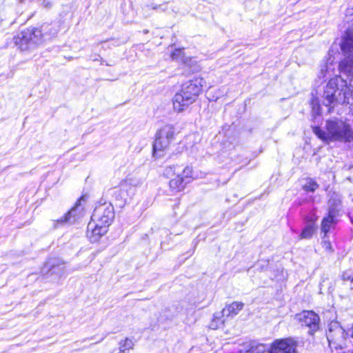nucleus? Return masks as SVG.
Segmentation results:
<instances>
[{
    "mask_svg": "<svg viewBox=\"0 0 353 353\" xmlns=\"http://www.w3.org/2000/svg\"><path fill=\"white\" fill-rule=\"evenodd\" d=\"M347 79L341 76H336L330 79L324 88L323 103L327 107L338 103H349L353 100V71L344 74Z\"/></svg>",
    "mask_w": 353,
    "mask_h": 353,
    "instance_id": "1",
    "label": "nucleus"
},
{
    "mask_svg": "<svg viewBox=\"0 0 353 353\" xmlns=\"http://www.w3.org/2000/svg\"><path fill=\"white\" fill-rule=\"evenodd\" d=\"M203 83L204 79L201 77H196L183 83L172 99L174 110L181 112L194 103L201 92Z\"/></svg>",
    "mask_w": 353,
    "mask_h": 353,
    "instance_id": "2",
    "label": "nucleus"
},
{
    "mask_svg": "<svg viewBox=\"0 0 353 353\" xmlns=\"http://www.w3.org/2000/svg\"><path fill=\"white\" fill-rule=\"evenodd\" d=\"M313 131L319 139L327 143L336 141L350 142L353 140V130L351 126L339 119L327 121L326 132L319 127L314 128Z\"/></svg>",
    "mask_w": 353,
    "mask_h": 353,
    "instance_id": "3",
    "label": "nucleus"
},
{
    "mask_svg": "<svg viewBox=\"0 0 353 353\" xmlns=\"http://www.w3.org/2000/svg\"><path fill=\"white\" fill-rule=\"evenodd\" d=\"M13 40L21 51L32 50L46 43L41 28L35 27L24 30L16 35Z\"/></svg>",
    "mask_w": 353,
    "mask_h": 353,
    "instance_id": "4",
    "label": "nucleus"
},
{
    "mask_svg": "<svg viewBox=\"0 0 353 353\" xmlns=\"http://www.w3.org/2000/svg\"><path fill=\"white\" fill-rule=\"evenodd\" d=\"M341 49L347 57L340 62L339 70L340 72L347 74L353 71V28L346 32Z\"/></svg>",
    "mask_w": 353,
    "mask_h": 353,
    "instance_id": "5",
    "label": "nucleus"
},
{
    "mask_svg": "<svg viewBox=\"0 0 353 353\" xmlns=\"http://www.w3.org/2000/svg\"><path fill=\"white\" fill-rule=\"evenodd\" d=\"M114 217V208L110 203H103L97 206L91 216V220L108 228Z\"/></svg>",
    "mask_w": 353,
    "mask_h": 353,
    "instance_id": "6",
    "label": "nucleus"
},
{
    "mask_svg": "<svg viewBox=\"0 0 353 353\" xmlns=\"http://www.w3.org/2000/svg\"><path fill=\"white\" fill-rule=\"evenodd\" d=\"M181 168L178 165H173L167 167L165 170V174L168 177L176 176L170 181V188L175 192H179L184 189L188 181H184L183 176L181 175Z\"/></svg>",
    "mask_w": 353,
    "mask_h": 353,
    "instance_id": "7",
    "label": "nucleus"
},
{
    "mask_svg": "<svg viewBox=\"0 0 353 353\" xmlns=\"http://www.w3.org/2000/svg\"><path fill=\"white\" fill-rule=\"evenodd\" d=\"M296 319L301 325L308 327L311 334L319 329V317L313 311H303L296 315Z\"/></svg>",
    "mask_w": 353,
    "mask_h": 353,
    "instance_id": "8",
    "label": "nucleus"
},
{
    "mask_svg": "<svg viewBox=\"0 0 353 353\" xmlns=\"http://www.w3.org/2000/svg\"><path fill=\"white\" fill-rule=\"evenodd\" d=\"M327 339L331 350L341 349L344 342V330L338 325L334 330L330 328L327 334Z\"/></svg>",
    "mask_w": 353,
    "mask_h": 353,
    "instance_id": "9",
    "label": "nucleus"
},
{
    "mask_svg": "<svg viewBox=\"0 0 353 353\" xmlns=\"http://www.w3.org/2000/svg\"><path fill=\"white\" fill-rule=\"evenodd\" d=\"M271 353H297L296 343L291 339L276 341L272 346Z\"/></svg>",
    "mask_w": 353,
    "mask_h": 353,
    "instance_id": "10",
    "label": "nucleus"
},
{
    "mask_svg": "<svg viewBox=\"0 0 353 353\" xmlns=\"http://www.w3.org/2000/svg\"><path fill=\"white\" fill-rule=\"evenodd\" d=\"M107 230L108 228L91 220L88 225L87 236L91 242H97L107 232Z\"/></svg>",
    "mask_w": 353,
    "mask_h": 353,
    "instance_id": "11",
    "label": "nucleus"
},
{
    "mask_svg": "<svg viewBox=\"0 0 353 353\" xmlns=\"http://www.w3.org/2000/svg\"><path fill=\"white\" fill-rule=\"evenodd\" d=\"M140 184L141 181L139 180H136L130 177L123 181L120 185L121 199L126 201L129 196L134 194V188L139 186Z\"/></svg>",
    "mask_w": 353,
    "mask_h": 353,
    "instance_id": "12",
    "label": "nucleus"
},
{
    "mask_svg": "<svg viewBox=\"0 0 353 353\" xmlns=\"http://www.w3.org/2000/svg\"><path fill=\"white\" fill-rule=\"evenodd\" d=\"M170 141L157 132L153 143V156L156 158L161 157V153L170 145Z\"/></svg>",
    "mask_w": 353,
    "mask_h": 353,
    "instance_id": "13",
    "label": "nucleus"
},
{
    "mask_svg": "<svg viewBox=\"0 0 353 353\" xmlns=\"http://www.w3.org/2000/svg\"><path fill=\"white\" fill-rule=\"evenodd\" d=\"M83 198H81L75 206L72 208L61 219V222L73 223L76 217H80L82 214L83 208L81 206V202Z\"/></svg>",
    "mask_w": 353,
    "mask_h": 353,
    "instance_id": "14",
    "label": "nucleus"
},
{
    "mask_svg": "<svg viewBox=\"0 0 353 353\" xmlns=\"http://www.w3.org/2000/svg\"><path fill=\"white\" fill-rule=\"evenodd\" d=\"M244 304L242 302H233L226 305L221 311L225 317L233 318L243 309Z\"/></svg>",
    "mask_w": 353,
    "mask_h": 353,
    "instance_id": "15",
    "label": "nucleus"
},
{
    "mask_svg": "<svg viewBox=\"0 0 353 353\" xmlns=\"http://www.w3.org/2000/svg\"><path fill=\"white\" fill-rule=\"evenodd\" d=\"M40 28L46 42L55 37L59 32L58 26L56 23L43 24Z\"/></svg>",
    "mask_w": 353,
    "mask_h": 353,
    "instance_id": "16",
    "label": "nucleus"
},
{
    "mask_svg": "<svg viewBox=\"0 0 353 353\" xmlns=\"http://www.w3.org/2000/svg\"><path fill=\"white\" fill-rule=\"evenodd\" d=\"M248 350H242L239 353H265L267 350L266 346L262 343H257L254 341L245 343Z\"/></svg>",
    "mask_w": 353,
    "mask_h": 353,
    "instance_id": "17",
    "label": "nucleus"
},
{
    "mask_svg": "<svg viewBox=\"0 0 353 353\" xmlns=\"http://www.w3.org/2000/svg\"><path fill=\"white\" fill-rule=\"evenodd\" d=\"M336 212L334 210L330 209L328 216L324 218L321 223V230L325 235L330 230L332 225L334 224V217L335 216Z\"/></svg>",
    "mask_w": 353,
    "mask_h": 353,
    "instance_id": "18",
    "label": "nucleus"
},
{
    "mask_svg": "<svg viewBox=\"0 0 353 353\" xmlns=\"http://www.w3.org/2000/svg\"><path fill=\"white\" fill-rule=\"evenodd\" d=\"M224 317L225 316L223 313H222V311L214 313L209 324V327L212 330H216L221 327L225 323Z\"/></svg>",
    "mask_w": 353,
    "mask_h": 353,
    "instance_id": "19",
    "label": "nucleus"
},
{
    "mask_svg": "<svg viewBox=\"0 0 353 353\" xmlns=\"http://www.w3.org/2000/svg\"><path fill=\"white\" fill-rule=\"evenodd\" d=\"M157 133L172 142L175 133L174 127L172 125L166 124L159 129Z\"/></svg>",
    "mask_w": 353,
    "mask_h": 353,
    "instance_id": "20",
    "label": "nucleus"
},
{
    "mask_svg": "<svg viewBox=\"0 0 353 353\" xmlns=\"http://www.w3.org/2000/svg\"><path fill=\"white\" fill-rule=\"evenodd\" d=\"M334 58L332 56H329L326 60V62L321 65V77H324L327 74H331L334 70Z\"/></svg>",
    "mask_w": 353,
    "mask_h": 353,
    "instance_id": "21",
    "label": "nucleus"
},
{
    "mask_svg": "<svg viewBox=\"0 0 353 353\" xmlns=\"http://www.w3.org/2000/svg\"><path fill=\"white\" fill-rule=\"evenodd\" d=\"M134 345V343L131 338L126 337L119 342V352L126 353L127 351L132 350Z\"/></svg>",
    "mask_w": 353,
    "mask_h": 353,
    "instance_id": "22",
    "label": "nucleus"
},
{
    "mask_svg": "<svg viewBox=\"0 0 353 353\" xmlns=\"http://www.w3.org/2000/svg\"><path fill=\"white\" fill-rule=\"evenodd\" d=\"M171 58L172 60L181 61L185 64H188V62L190 61L189 57L185 56L183 50L181 48L175 49L172 52Z\"/></svg>",
    "mask_w": 353,
    "mask_h": 353,
    "instance_id": "23",
    "label": "nucleus"
},
{
    "mask_svg": "<svg viewBox=\"0 0 353 353\" xmlns=\"http://www.w3.org/2000/svg\"><path fill=\"white\" fill-rule=\"evenodd\" d=\"M314 232V228L312 225H307L301 234V239L310 238Z\"/></svg>",
    "mask_w": 353,
    "mask_h": 353,
    "instance_id": "24",
    "label": "nucleus"
},
{
    "mask_svg": "<svg viewBox=\"0 0 353 353\" xmlns=\"http://www.w3.org/2000/svg\"><path fill=\"white\" fill-rule=\"evenodd\" d=\"M319 187L316 181L312 179H309L303 186V189L307 192H314Z\"/></svg>",
    "mask_w": 353,
    "mask_h": 353,
    "instance_id": "25",
    "label": "nucleus"
},
{
    "mask_svg": "<svg viewBox=\"0 0 353 353\" xmlns=\"http://www.w3.org/2000/svg\"><path fill=\"white\" fill-rule=\"evenodd\" d=\"M179 166L181 169V175L182 176H183L184 181H188V183L189 180H188V179L192 176V168L188 166H186L185 168H183V166H181V165H179Z\"/></svg>",
    "mask_w": 353,
    "mask_h": 353,
    "instance_id": "26",
    "label": "nucleus"
},
{
    "mask_svg": "<svg viewBox=\"0 0 353 353\" xmlns=\"http://www.w3.org/2000/svg\"><path fill=\"white\" fill-rule=\"evenodd\" d=\"M352 277H353V275H350L347 272H343L342 274V279L344 281H349L350 283Z\"/></svg>",
    "mask_w": 353,
    "mask_h": 353,
    "instance_id": "27",
    "label": "nucleus"
},
{
    "mask_svg": "<svg viewBox=\"0 0 353 353\" xmlns=\"http://www.w3.org/2000/svg\"><path fill=\"white\" fill-rule=\"evenodd\" d=\"M248 350V347L245 345V343H243V344H241L238 350V352L239 353V351L240 350Z\"/></svg>",
    "mask_w": 353,
    "mask_h": 353,
    "instance_id": "28",
    "label": "nucleus"
},
{
    "mask_svg": "<svg viewBox=\"0 0 353 353\" xmlns=\"http://www.w3.org/2000/svg\"><path fill=\"white\" fill-rule=\"evenodd\" d=\"M349 333L351 335V336L353 338V324L352 325L351 328L349 330Z\"/></svg>",
    "mask_w": 353,
    "mask_h": 353,
    "instance_id": "29",
    "label": "nucleus"
},
{
    "mask_svg": "<svg viewBox=\"0 0 353 353\" xmlns=\"http://www.w3.org/2000/svg\"><path fill=\"white\" fill-rule=\"evenodd\" d=\"M326 248H331V245H330V243H328V244H327V247H326Z\"/></svg>",
    "mask_w": 353,
    "mask_h": 353,
    "instance_id": "30",
    "label": "nucleus"
},
{
    "mask_svg": "<svg viewBox=\"0 0 353 353\" xmlns=\"http://www.w3.org/2000/svg\"><path fill=\"white\" fill-rule=\"evenodd\" d=\"M19 1H20L21 2H23V1H24L25 0H19Z\"/></svg>",
    "mask_w": 353,
    "mask_h": 353,
    "instance_id": "31",
    "label": "nucleus"
}]
</instances>
